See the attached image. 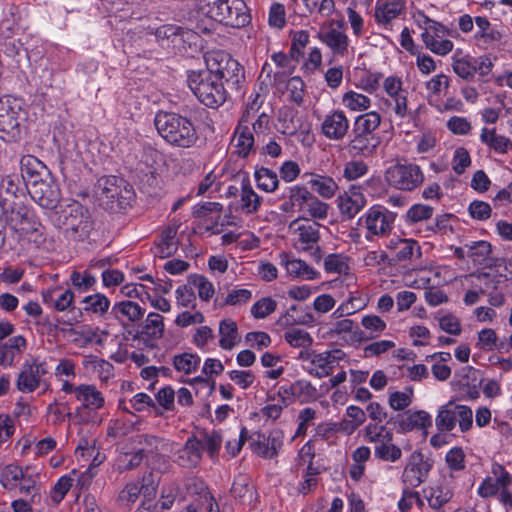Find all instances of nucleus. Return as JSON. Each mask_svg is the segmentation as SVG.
<instances>
[{
	"label": "nucleus",
	"instance_id": "1",
	"mask_svg": "<svg viewBox=\"0 0 512 512\" xmlns=\"http://www.w3.org/2000/svg\"><path fill=\"white\" fill-rule=\"evenodd\" d=\"M154 125L164 141L174 147L189 149L199 139L193 121L176 112L158 111L154 117Z\"/></svg>",
	"mask_w": 512,
	"mask_h": 512
},
{
	"label": "nucleus",
	"instance_id": "2",
	"mask_svg": "<svg viewBox=\"0 0 512 512\" xmlns=\"http://www.w3.org/2000/svg\"><path fill=\"white\" fill-rule=\"evenodd\" d=\"M381 123V117L377 112H368L356 117L347 151L354 157H372L376 154L381 144V137L375 134Z\"/></svg>",
	"mask_w": 512,
	"mask_h": 512
},
{
	"label": "nucleus",
	"instance_id": "3",
	"mask_svg": "<svg viewBox=\"0 0 512 512\" xmlns=\"http://www.w3.org/2000/svg\"><path fill=\"white\" fill-rule=\"evenodd\" d=\"M94 194L100 205L111 213L126 210L135 197L133 187L123 178L114 175L100 177L94 185Z\"/></svg>",
	"mask_w": 512,
	"mask_h": 512
},
{
	"label": "nucleus",
	"instance_id": "4",
	"mask_svg": "<svg viewBox=\"0 0 512 512\" xmlns=\"http://www.w3.org/2000/svg\"><path fill=\"white\" fill-rule=\"evenodd\" d=\"M21 99L9 95L0 97V139L6 143L19 142L25 129L27 112Z\"/></svg>",
	"mask_w": 512,
	"mask_h": 512
},
{
	"label": "nucleus",
	"instance_id": "5",
	"mask_svg": "<svg viewBox=\"0 0 512 512\" xmlns=\"http://www.w3.org/2000/svg\"><path fill=\"white\" fill-rule=\"evenodd\" d=\"M187 83L197 99L209 108L217 109L227 99L224 82L218 81L206 70L188 71Z\"/></svg>",
	"mask_w": 512,
	"mask_h": 512
},
{
	"label": "nucleus",
	"instance_id": "6",
	"mask_svg": "<svg viewBox=\"0 0 512 512\" xmlns=\"http://www.w3.org/2000/svg\"><path fill=\"white\" fill-rule=\"evenodd\" d=\"M206 71L231 90H239L245 80L244 68L229 53L210 52L205 56Z\"/></svg>",
	"mask_w": 512,
	"mask_h": 512
},
{
	"label": "nucleus",
	"instance_id": "7",
	"mask_svg": "<svg viewBox=\"0 0 512 512\" xmlns=\"http://www.w3.org/2000/svg\"><path fill=\"white\" fill-rule=\"evenodd\" d=\"M59 218L65 237L73 241L86 240L94 227L89 210L79 202L67 205Z\"/></svg>",
	"mask_w": 512,
	"mask_h": 512
},
{
	"label": "nucleus",
	"instance_id": "8",
	"mask_svg": "<svg viewBox=\"0 0 512 512\" xmlns=\"http://www.w3.org/2000/svg\"><path fill=\"white\" fill-rule=\"evenodd\" d=\"M205 13L211 19L234 28L246 26L251 19L243 0H208Z\"/></svg>",
	"mask_w": 512,
	"mask_h": 512
},
{
	"label": "nucleus",
	"instance_id": "9",
	"mask_svg": "<svg viewBox=\"0 0 512 512\" xmlns=\"http://www.w3.org/2000/svg\"><path fill=\"white\" fill-rule=\"evenodd\" d=\"M385 180L396 189L411 191L423 183L424 175L416 164L397 163L387 168Z\"/></svg>",
	"mask_w": 512,
	"mask_h": 512
},
{
	"label": "nucleus",
	"instance_id": "10",
	"mask_svg": "<svg viewBox=\"0 0 512 512\" xmlns=\"http://www.w3.org/2000/svg\"><path fill=\"white\" fill-rule=\"evenodd\" d=\"M395 220V214L382 206L371 207L365 215V227L368 230L366 238L371 239L370 235L384 236L392 229V223Z\"/></svg>",
	"mask_w": 512,
	"mask_h": 512
},
{
	"label": "nucleus",
	"instance_id": "11",
	"mask_svg": "<svg viewBox=\"0 0 512 512\" xmlns=\"http://www.w3.org/2000/svg\"><path fill=\"white\" fill-rule=\"evenodd\" d=\"M46 373V364L44 362L40 363L35 358L31 362L26 360L16 380L17 389L23 393L35 391L40 385L41 376Z\"/></svg>",
	"mask_w": 512,
	"mask_h": 512
},
{
	"label": "nucleus",
	"instance_id": "12",
	"mask_svg": "<svg viewBox=\"0 0 512 512\" xmlns=\"http://www.w3.org/2000/svg\"><path fill=\"white\" fill-rule=\"evenodd\" d=\"M28 194L38 205L46 209L56 208L60 201V188L53 176L40 184L32 185Z\"/></svg>",
	"mask_w": 512,
	"mask_h": 512
},
{
	"label": "nucleus",
	"instance_id": "13",
	"mask_svg": "<svg viewBox=\"0 0 512 512\" xmlns=\"http://www.w3.org/2000/svg\"><path fill=\"white\" fill-rule=\"evenodd\" d=\"M431 468L432 463L429 460H424L421 452L415 451L404 469L403 482L409 487H418L426 480Z\"/></svg>",
	"mask_w": 512,
	"mask_h": 512
},
{
	"label": "nucleus",
	"instance_id": "14",
	"mask_svg": "<svg viewBox=\"0 0 512 512\" xmlns=\"http://www.w3.org/2000/svg\"><path fill=\"white\" fill-rule=\"evenodd\" d=\"M388 423H394L401 433H407L415 429H425L432 425V419L429 413L418 410L413 413L406 412L391 417Z\"/></svg>",
	"mask_w": 512,
	"mask_h": 512
},
{
	"label": "nucleus",
	"instance_id": "15",
	"mask_svg": "<svg viewBox=\"0 0 512 512\" xmlns=\"http://www.w3.org/2000/svg\"><path fill=\"white\" fill-rule=\"evenodd\" d=\"M349 120L341 110H335L325 116L321 124L322 134L330 140H342L349 129Z\"/></svg>",
	"mask_w": 512,
	"mask_h": 512
},
{
	"label": "nucleus",
	"instance_id": "16",
	"mask_svg": "<svg viewBox=\"0 0 512 512\" xmlns=\"http://www.w3.org/2000/svg\"><path fill=\"white\" fill-rule=\"evenodd\" d=\"M146 310L141 307L138 303L131 300H123L116 302L112 308L110 314L116 319L124 328H127L130 323H136L140 321Z\"/></svg>",
	"mask_w": 512,
	"mask_h": 512
},
{
	"label": "nucleus",
	"instance_id": "17",
	"mask_svg": "<svg viewBox=\"0 0 512 512\" xmlns=\"http://www.w3.org/2000/svg\"><path fill=\"white\" fill-rule=\"evenodd\" d=\"M465 247L467 248V257L471 258L472 261L481 265L484 268H494L500 266L498 263L500 259L491 257L492 246L487 241H473L471 243H466Z\"/></svg>",
	"mask_w": 512,
	"mask_h": 512
},
{
	"label": "nucleus",
	"instance_id": "18",
	"mask_svg": "<svg viewBox=\"0 0 512 512\" xmlns=\"http://www.w3.org/2000/svg\"><path fill=\"white\" fill-rule=\"evenodd\" d=\"M192 36V31L173 24L162 25L155 31V37L161 46H169L170 43L176 45L180 42H186Z\"/></svg>",
	"mask_w": 512,
	"mask_h": 512
},
{
	"label": "nucleus",
	"instance_id": "19",
	"mask_svg": "<svg viewBox=\"0 0 512 512\" xmlns=\"http://www.w3.org/2000/svg\"><path fill=\"white\" fill-rule=\"evenodd\" d=\"M203 443L195 436L189 437L182 449L178 451L177 462L183 467H194L202 458Z\"/></svg>",
	"mask_w": 512,
	"mask_h": 512
},
{
	"label": "nucleus",
	"instance_id": "20",
	"mask_svg": "<svg viewBox=\"0 0 512 512\" xmlns=\"http://www.w3.org/2000/svg\"><path fill=\"white\" fill-rule=\"evenodd\" d=\"M333 22L328 29H321L318 38L326 44L334 54L344 56L348 52V36L335 28Z\"/></svg>",
	"mask_w": 512,
	"mask_h": 512
},
{
	"label": "nucleus",
	"instance_id": "21",
	"mask_svg": "<svg viewBox=\"0 0 512 512\" xmlns=\"http://www.w3.org/2000/svg\"><path fill=\"white\" fill-rule=\"evenodd\" d=\"M390 247L395 251L394 258L392 259L394 262H407L411 261L414 257L421 258L422 256L419 243L413 239L391 240Z\"/></svg>",
	"mask_w": 512,
	"mask_h": 512
},
{
	"label": "nucleus",
	"instance_id": "22",
	"mask_svg": "<svg viewBox=\"0 0 512 512\" xmlns=\"http://www.w3.org/2000/svg\"><path fill=\"white\" fill-rule=\"evenodd\" d=\"M365 203L366 200L363 195L355 189L351 190L350 194L345 192L343 196H339L338 198L340 213L346 219L355 217L364 207Z\"/></svg>",
	"mask_w": 512,
	"mask_h": 512
},
{
	"label": "nucleus",
	"instance_id": "23",
	"mask_svg": "<svg viewBox=\"0 0 512 512\" xmlns=\"http://www.w3.org/2000/svg\"><path fill=\"white\" fill-rule=\"evenodd\" d=\"M8 211L10 212L8 221L15 229L28 231L33 228L30 211L25 204L13 201L5 208V212Z\"/></svg>",
	"mask_w": 512,
	"mask_h": 512
},
{
	"label": "nucleus",
	"instance_id": "24",
	"mask_svg": "<svg viewBox=\"0 0 512 512\" xmlns=\"http://www.w3.org/2000/svg\"><path fill=\"white\" fill-rule=\"evenodd\" d=\"M75 396L83 408L96 410L104 405V398L94 385L82 384L75 388Z\"/></svg>",
	"mask_w": 512,
	"mask_h": 512
},
{
	"label": "nucleus",
	"instance_id": "25",
	"mask_svg": "<svg viewBox=\"0 0 512 512\" xmlns=\"http://www.w3.org/2000/svg\"><path fill=\"white\" fill-rule=\"evenodd\" d=\"M243 119L237 125L233 141L235 142L236 153L239 157L246 158L254 148V136L247 125L242 124Z\"/></svg>",
	"mask_w": 512,
	"mask_h": 512
},
{
	"label": "nucleus",
	"instance_id": "26",
	"mask_svg": "<svg viewBox=\"0 0 512 512\" xmlns=\"http://www.w3.org/2000/svg\"><path fill=\"white\" fill-rule=\"evenodd\" d=\"M480 140L491 150L499 154H506L512 149V141L504 135L497 134L495 128H483L480 134Z\"/></svg>",
	"mask_w": 512,
	"mask_h": 512
},
{
	"label": "nucleus",
	"instance_id": "27",
	"mask_svg": "<svg viewBox=\"0 0 512 512\" xmlns=\"http://www.w3.org/2000/svg\"><path fill=\"white\" fill-rule=\"evenodd\" d=\"M404 9V2L401 0H387L375 8V19L379 24L385 27L391 24V21L397 18Z\"/></svg>",
	"mask_w": 512,
	"mask_h": 512
},
{
	"label": "nucleus",
	"instance_id": "28",
	"mask_svg": "<svg viewBox=\"0 0 512 512\" xmlns=\"http://www.w3.org/2000/svg\"><path fill=\"white\" fill-rule=\"evenodd\" d=\"M45 169L48 167L33 155H24L20 159L21 177L24 183L37 173H40V176H45Z\"/></svg>",
	"mask_w": 512,
	"mask_h": 512
},
{
	"label": "nucleus",
	"instance_id": "29",
	"mask_svg": "<svg viewBox=\"0 0 512 512\" xmlns=\"http://www.w3.org/2000/svg\"><path fill=\"white\" fill-rule=\"evenodd\" d=\"M282 263L285 264L288 274L295 277H302L306 279H316L319 275L317 271L311 268L307 263L300 259L288 260L286 255H281Z\"/></svg>",
	"mask_w": 512,
	"mask_h": 512
},
{
	"label": "nucleus",
	"instance_id": "30",
	"mask_svg": "<svg viewBox=\"0 0 512 512\" xmlns=\"http://www.w3.org/2000/svg\"><path fill=\"white\" fill-rule=\"evenodd\" d=\"M141 328L138 333L146 335L153 339H159L162 337L164 332L163 317L155 312H151L147 315L146 320L139 325Z\"/></svg>",
	"mask_w": 512,
	"mask_h": 512
},
{
	"label": "nucleus",
	"instance_id": "31",
	"mask_svg": "<svg viewBox=\"0 0 512 512\" xmlns=\"http://www.w3.org/2000/svg\"><path fill=\"white\" fill-rule=\"evenodd\" d=\"M162 439L149 434H139L134 437V443L137 450L144 458L157 455L159 453V445Z\"/></svg>",
	"mask_w": 512,
	"mask_h": 512
},
{
	"label": "nucleus",
	"instance_id": "32",
	"mask_svg": "<svg viewBox=\"0 0 512 512\" xmlns=\"http://www.w3.org/2000/svg\"><path fill=\"white\" fill-rule=\"evenodd\" d=\"M219 345L225 350H230L236 344L238 329L236 323L231 319H224L219 325Z\"/></svg>",
	"mask_w": 512,
	"mask_h": 512
},
{
	"label": "nucleus",
	"instance_id": "33",
	"mask_svg": "<svg viewBox=\"0 0 512 512\" xmlns=\"http://www.w3.org/2000/svg\"><path fill=\"white\" fill-rule=\"evenodd\" d=\"M435 423L437 429L441 432H450L455 428L456 416L453 401H449L440 407Z\"/></svg>",
	"mask_w": 512,
	"mask_h": 512
},
{
	"label": "nucleus",
	"instance_id": "34",
	"mask_svg": "<svg viewBox=\"0 0 512 512\" xmlns=\"http://www.w3.org/2000/svg\"><path fill=\"white\" fill-rule=\"evenodd\" d=\"M201 358L197 354L184 352L173 357L172 363L176 371L186 375L191 374L199 368Z\"/></svg>",
	"mask_w": 512,
	"mask_h": 512
},
{
	"label": "nucleus",
	"instance_id": "35",
	"mask_svg": "<svg viewBox=\"0 0 512 512\" xmlns=\"http://www.w3.org/2000/svg\"><path fill=\"white\" fill-rule=\"evenodd\" d=\"M24 470L14 464H9L0 473V483L8 491L17 490Z\"/></svg>",
	"mask_w": 512,
	"mask_h": 512
},
{
	"label": "nucleus",
	"instance_id": "36",
	"mask_svg": "<svg viewBox=\"0 0 512 512\" xmlns=\"http://www.w3.org/2000/svg\"><path fill=\"white\" fill-rule=\"evenodd\" d=\"M311 365L314 367L308 368L307 371L310 375L317 378H324L332 374L334 366H332L329 360V354L322 352L316 353L313 356Z\"/></svg>",
	"mask_w": 512,
	"mask_h": 512
},
{
	"label": "nucleus",
	"instance_id": "37",
	"mask_svg": "<svg viewBox=\"0 0 512 512\" xmlns=\"http://www.w3.org/2000/svg\"><path fill=\"white\" fill-rule=\"evenodd\" d=\"M254 176L257 187L265 192H273L279 185L276 172L269 168L261 167L256 169Z\"/></svg>",
	"mask_w": 512,
	"mask_h": 512
},
{
	"label": "nucleus",
	"instance_id": "38",
	"mask_svg": "<svg viewBox=\"0 0 512 512\" xmlns=\"http://www.w3.org/2000/svg\"><path fill=\"white\" fill-rule=\"evenodd\" d=\"M175 228H167L161 234V240L157 245L156 255L160 258H167L172 256L177 251V245L174 242L176 236Z\"/></svg>",
	"mask_w": 512,
	"mask_h": 512
},
{
	"label": "nucleus",
	"instance_id": "39",
	"mask_svg": "<svg viewBox=\"0 0 512 512\" xmlns=\"http://www.w3.org/2000/svg\"><path fill=\"white\" fill-rule=\"evenodd\" d=\"M319 227V223L313 222L309 224H303L297 228L299 231V241L302 244H305V246L302 247V250L308 251V249H312V245L319 241Z\"/></svg>",
	"mask_w": 512,
	"mask_h": 512
},
{
	"label": "nucleus",
	"instance_id": "40",
	"mask_svg": "<svg viewBox=\"0 0 512 512\" xmlns=\"http://www.w3.org/2000/svg\"><path fill=\"white\" fill-rule=\"evenodd\" d=\"M309 184H311L312 188L324 198L333 197L338 189L336 182L328 176L316 175L309 180Z\"/></svg>",
	"mask_w": 512,
	"mask_h": 512
},
{
	"label": "nucleus",
	"instance_id": "41",
	"mask_svg": "<svg viewBox=\"0 0 512 512\" xmlns=\"http://www.w3.org/2000/svg\"><path fill=\"white\" fill-rule=\"evenodd\" d=\"M452 68L456 75L466 81L472 80L476 74L473 57L469 55L462 58L453 57Z\"/></svg>",
	"mask_w": 512,
	"mask_h": 512
},
{
	"label": "nucleus",
	"instance_id": "42",
	"mask_svg": "<svg viewBox=\"0 0 512 512\" xmlns=\"http://www.w3.org/2000/svg\"><path fill=\"white\" fill-rule=\"evenodd\" d=\"M261 197L255 193L249 182L243 183L241 201L242 210L246 213H255L261 205Z\"/></svg>",
	"mask_w": 512,
	"mask_h": 512
},
{
	"label": "nucleus",
	"instance_id": "43",
	"mask_svg": "<svg viewBox=\"0 0 512 512\" xmlns=\"http://www.w3.org/2000/svg\"><path fill=\"white\" fill-rule=\"evenodd\" d=\"M475 23L479 28V31L475 34L476 39H484L486 43L501 40L502 34L491 27V24L486 17H476Z\"/></svg>",
	"mask_w": 512,
	"mask_h": 512
},
{
	"label": "nucleus",
	"instance_id": "44",
	"mask_svg": "<svg viewBox=\"0 0 512 512\" xmlns=\"http://www.w3.org/2000/svg\"><path fill=\"white\" fill-rule=\"evenodd\" d=\"M290 392L293 399H299L301 402L313 399L317 395V389L305 380H298L291 384Z\"/></svg>",
	"mask_w": 512,
	"mask_h": 512
},
{
	"label": "nucleus",
	"instance_id": "45",
	"mask_svg": "<svg viewBox=\"0 0 512 512\" xmlns=\"http://www.w3.org/2000/svg\"><path fill=\"white\" fill-rule=\"evenodd\" d=\"M284 339L292 347L297 348H310L313 344L311 335L302 329L294 328L284 334Z\"/></svg>",
	"mask_w": 512,
	"mask_h": 512
},
{
	"label": "nucleus",
	"instance_id": "46",
	"mask_svg": "<svg viewBox=\"0 0 512 512\" xmlns=\"http://www.w3.org/2000/svg\"><path fill=\"white\" fill-rule=\"evenodd\" d=\"M83 303L86 304L84 307L85 311H91L100 315L106 313L110 306L109 299L104 294L100 293L85 297Z\"/></svg>",
	"mask_w": 512,
	"mask_h": 512
},
{
	"label": "nucleus",
	"instance_id": "47",
	"mask_svg": "<svg viewBox=\"0 0 512 512\" xmlns=\"http://www.w3.org/2000/svg\"><path fill=\"white\" fill-rule=\"evenodd\" d=\"M282 198H288L290 205L298 206L299 210H302L309 199L312 198V193L306 187L296 185L290 187L288 195L283 194Z\"/></svg>",
	"mask_w": 512,
	"mask_h": 512
},
{
	"label": "nucleus",
	"instance_id": "48",
	"mask_svg": "<svg viewBox=\"0 0 512 512\" xmlns=\"http://www.w3.org/2000/svg\"><path fill=\"white\" fill-rule=\"evenodd\" d=\"M3 53L19 64L23 59L27 58V50L24 45L15 39L6 40L2 44Z\"/></svg>",
	"mask_w": 512,
	"mask_h": 512
},
{
	"label": "nucleus",
	"instance_id": "49",
	"mask_svg": "<svg viewBox=\"0 0 512 512\" xmlns=\"http://www.w3.org/2000/svg\"><path fill=\"white\" fill-rule=\"evenodd\" d=\"M189 281L198 289V295L201 300L207 302L214 295L213 284L205 276L193 274L189 276Z\"/></svg>",
	"mask_w": 512,
	"mask_h": 512
},
{
	"label": "nucleus",
	"instance_id": "50",
	"mask_svg": "<svg viewBox=\"0 0 512 512\" xmlns=\"http://www.w3.org/2000/svg\"><path fill=\"white\" fill-rule=\"evenodd\" d=\"M343 104L350 110H365L370 106V99L360 93L348 91L343 95Z\"/></svg>",
	"mask_w": 512,
	"mask_h": 512
},
{
	"label": "nucleus",
	"instance_id": "51",
	"mask_svg": "<svg viewBox=\"0 0 512 512\" xmlns=\"http://www.w3.org/2000/svg\"><path fill=\"white\" fill-rule=\"evenodd\" d=\"M73 481L74 479L70 475H65L58 479V481L55 483L50 492V497L54 504L57 505L64 499V497L72 487Z\"/></svg>",
	"mask_w": 512,
	"mask_h": 512
},
{
	"label": "nucleus",
	"instance_id": "52",
	"mask_svg": "<svg viewBox=\"0 0 512 512\" xmlns=\"http://www.w3.org/2000/svg\"><path fill=\"white\" fill-rule=\"evenodd\" d=\"M277 303L271 297H264L258 300L251 307V314L256 319H263L276 310Z\"/></svg>",
	"mask_w": 512,
	"mask_h": 512
},
{
	"label": "nucleus",
	"instance_id": "53",
	"mask_svg": "<svg viewBox=\"0 0 512 512\" xmlns=\"http://www.w3.org/2000/svg\"><path fill=\"white\" fill-rule=\"evenodd\" d=\"M297 309V305H292L286 311V313L279 318L278 323L281 325L290 326L296 324H308L314 321V318L310 313H306L302 316L295 315Z\"/></svg>",
	"mask_w": 512,
	"mask_h": 512
},
{
	"label": "nucleus",
	"instance_id": "54",
	"mask_svg": "<svg viewBox=\"0 0 512 512\" xmlns=\"http://www.w3.org/2000/svg\"><path fill=\"white\" fill-rule=\"evenodd\" d=\"M374 453L378 459L389 462H395L402 456V451L398 446L387 443L377 445Z\"/></svg>",
	"mask_w": 512,
	"mask_h": 512
},
{
	"label": "nucleus",
	"instance_id": "55",
	"mask_svg": "<svg viewBox=\"0 0 512 512\" xmlns=\"http://www.w3.org/2000/svg\"><path fill=\"white\" fill-rule=\"evenodd\" d=\"M324 267L328 273L345 274L349 269L346 257L342 254H329L324 260Z\"/></svg>",
	"mask_w": 512,
	"mask_h": 512
},
{
	"label": "nucleus",
	"instance_id": "56",
	"mask_svg": "<svg viewBox=\"0 0 512 512\" xmlns=\"http://www.w3.org/2000/svg\"><path fill=\"white\" fill-rule=\"evenodd\" d=\"M28 468L24 470L20 485L17 486L20 494L32 495L34 499L36 496L40 497L39 486L37 484L36 476L28 473Z\"/></svg>",
	"mask_w": 512,
	"mask_h": 512
},
{
	"label": "nucleus",
	"instance_id": "57",
	"mask_svg": "<svg viewBox=\"0 0 512 512\" xmlns=\"http://www.w3.org/2000/svg\"><path fill=\"white\" fill-rule=\"evenodd\" d=\"M70 280L73 287L80 292L87 291L96 283L95 277L88 271L83 273L73 271L70 275Z\"/></svg>",
	"mask_w": 512,
	"mask_h": 512
},
{
	"label": "nucleus",
	"instance_id": "58",
	"mask_svg": "<svg viewBox=\"0 0 512 512\" xmlns=\"http://www.w3.org/2000/svg\"><path fill=\"white\" fill-rule=\"evenodd\" d=\"M452 492L447 487L432 488L430 495L427 497L430 507L439 509L452 498Z\"/></svg>",
	"mask_w": 512,
	"mask_h": 512
},
{
	"label": "nucleus",
	"instance_id": "59",
	"mask_svg": "<svg viewBox=\"0 0 512 512\" xmlns=\"http://www.w3.org/2000/svg\"><path fill=\"white\" fill-rule=\"evenodd\" d=\"M249 439H250V443H249L250 448L255 454H257L265 459L273 458V456L269 450V444H267L266 436L264 434L258 432V433L253 434L252 436H250Z\"/></svg>",
	"mask_w": 512,
	"mask_h": 512
},
{
	"label": "nucleus",
	"instance_id": "60",
	"mask_svg": "<svg viewBox=\"0 0 512 512\" xmlns=\"http://www.w3.org/2000/svg\"><path fill=\"white\" fill-rule=\"evenodd\" d=\"M471 164V157L468 150L464 147H459L455 150L452 169L457 175H461L465 172Z\"/></svg>",
	"mask_w": 512,
	"mask_h": 512
},
{
	"label": "nucleus",
	"instance_id": "61",
	"mask_svg": "<svg viewBox=\"0 0 512 512\" xmlns=\"http://www.w3.org/2000/svg\"><path fill=\"white\" fill-rule=\"evenodd\" d=\"M433 210L434 209L428 205L414 204L408 209L406 217L407 220L411 223H417L419 221L431 218L433 215Z\"/></svg>",
	"mask_w": 512,
	"mask_h": 512
},
{
	"label": "nucleus",
	"instance_id": "62",
	"mask_svg": "<svg viewBox=\"0 0 512 512\" xmlns=\"http://www.w3.org/2000/svg\"><path fill=\"white\" fill-rule=\"evenodd\" d=\"M286 88L290 92L291 101L297 105H301L303 102L305 88L303 80L298 76L291 77L287 81Z\"/></svg>",
	"mask_w": 512,
	"mask_h": 512
},
{
	"label": "nucleus",
	"instance_id": "63",
	"mask_svg": "<svg viewBox=\"0 0 512 512\" xmlns=\"http://www.w3.org/2000/svg\"><path fill=\"white\" fill-rule=\"evenodd\" d=\"M446 463L451 470L461 471L465 468V454L461 447H453L445 457Z\"/></svg>",
	"mask_w": 512,
	"mask_h": 512
},
{
	"label": "nucleus",
	"instance_id": "64",
	"mask_svg": "<svg viewBox=\"0 0 512 512\" xmlns=\"http://www.w3.org/2000/svg\"><path fill=\"white\" fill-rule=\"evenodd\" d=\"M362 326L373 335V339L378 337L379 334L386 329V323L376 315L364 316L361 320Z\"/></svg>",
	"mask_w": 512,
	"mask_h": 512
}]
</instances>
